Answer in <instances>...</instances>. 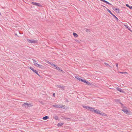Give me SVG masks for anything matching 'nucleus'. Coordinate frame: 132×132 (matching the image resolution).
<instances>
[{
	"mask_svg": "<svg viewBox=\"0 0 132 132\" xmlns=\"http://www.w3.org/2000/svg\"><path fill=\"white\" fill-rule=\"evenodd\" d=\"M124 26L126 28L128 29V27L127 25L124 24Z\"/></svg>",
	"mask_w": 132,
	"mask_h": 132,
	"instance_id": "28",
	"label": "nucleus"
},
{
	"mask_svg": "<svg viewBox=\"0 0 132 132\" xmlns=\"http://www.w3.org/2000/svg\"><path fill=\"white\" fill-rule=\"evenodd\" d=\"M100 111L99 110H97V109H95L94 112L98 114H102L101 113H100Z\"/></svg>",
	"mask_w": 132,
	"mask_h": 132,
	"instance_id": "9",
	"label": "nucleus"
},
{
	"mask_svg": "<svg viewBox=\"0 0 132 132\" xmlns=\"http://www.w3.org/2000/svg\"><path fill=\"white\" fill-rule=\"evenodd\" d=\"M95 110V109L94 108L91 107H90L89 109V110H90L91 111H92L93 112H94Z\"/></svg>",
	"mask_w": 132,
	"mask_h": 132,
	"instance_id": "11",
	"label": "nucleus"
},
{
	"mask_svg": "<svg viewBox=\"0 0 132 132\" xmlns=\"http://www.w3.org/2000/svg\"><path fill=\"white\" fill-rule=\"evenodd\" d=\"M32 3L33 4V5H36L38 6H40V5L39 3H37L36 2L34 3L33 2H32Z\"/></svg>",
	"mask_w": 132,
	"mask_h": 132,
	"instance_id": "12",
	"label": "nucleus"
},
{
	"mask_svg": "<svg viewBox=\"0 0 132 132\" xmlns=\"http://www.w3.org/2000/svg\"><path fill=\"white\" fill-rule=\"evenodd\" d=\"M86 80H84L83 79V80H82V82H84L85 83H86Z\"/></svg>",
	"mask_w": 132,
	"mask_h": 132,
	"instance_id": "29",
	"label": "nucleus"
},
{
	"mask_svg": "<svg viewBox=\"0 0 132 132\" xmlns=\"http://www.w3.org/2000/svg\"><path fill=\"white\" fill-rule=\"evenodd\" d=\"M83 107L84 108L86 109H87L88 110H89V108L90 107V106H86L85 105H83Z\"/></svg>",
	"mask_w": 132,
	"mask_h": 132,
	"instance_id": "14",
	"label": "nucleus"
},
{
	"mask_svg": "<svg viewBox=\"0 0 132 132\" xmlns=\"http://www.w3.org/2000/svg\"><path fill=\"white\" fill-rule=\"evenodd\" d=\"M56 87L57 88H60L62 90H64V87L63 86H61L59 85H57Z\"/></svg>",
	"mask_w": 132,
	"mask_h": 132,
	"instance_id": "8",
	"label": "nucleus"
},
{
	"mask_svg": "<svg viewBox=\"0 0 132 132\" xmlns=\"http://www.w3.org/2000/svg\"><path fill=\"white\" fill-rule=\"evenodd\" d=\"M86 83L87 84V85H91L92 84L91 83H90V82H88L87 81H86Z\"/></svg>",
	"mask_w": 132,
	"mask_h": 132,
	"instance_id": "22",
	"label": "nucleus"
},
{
	"mask_svg": "<svg viewBox=\"0 0 132 132\" xmlns=\"http://www.w3.org/2000/svg\"><path fill=\"white\" fill-rule=\"evenodd\" d=\"M55 69L59 71H60L61 72L63 71V70H62L59 67H57V66L55 68Z\"/></svg>",
	"mask_w": 132,
	"mask_h": 132,
	"instance_id": "15",
	"label": "nucleus"
},
{
	"mask_svg": "<svg viewBox=\"0 0 132 132\" xmlns=\"http://www.w3.org/2000/svg\"><path fill=\"white\" fill-rule=\"evenodd\" d=\"M88 30L87 29V30H86V31L87 32V31H88Z\"/></svg>",
	"mask_w": 132,
	"mask_h": 132,
	"instance_id": "44",
	"label": "nucleus"
},
{
	"mask_svg": "<svg viewBox=\"0 0 132 132\" xmlns=\"http://www.w3.org/2000/svg\"><path fill=\"white\" fill-rule=\"evenodd\" d=\"M49 119V117L48 116H45L44 117L43 119V120H47Z\"/></svg>",
	"mask_w": 132,
	"mask_h": 132,
	"instance_id": "16",
	"label": "nucleus"
},
{
	"mask_svg": "<svg viewBox=\"0 0 132 132\" xmlns=\"http://www.w3.org/2000/svg\"><path fill=\"white\" fill-rule=\"evenodd\" d=\"M80 81H81L82 82V80H83V79H81L80 78H79V79L78 80Z\"/></svg>",
	"mask_w": 132,
	"mask_h": 132,
	"instance_id": "31",
	"label": "nucleus"
},
{
	"mask_svg": "<svg viewBox=\"0 0 132 132\" xmlns=\"http://www.w3.org/2000/svg\"><path fill=\"white\" fill-rule=\"evenodd\" d=\"M130 31L132 32V31L130 30V29L128 28V29Z\"/></svg>",
	"mask_w": 132,
	"mask_h": 132,
	"instance_id": "40",
	"label": "nucleus"
},
{
	"mask_svg": "<svg viewBox=\"0 0 132 132\" xmlns=\"http://www.w3.org/2000/svg\"><path fill=\"white\" fill-rule=\"evenodd\" d=\"M60 105H58V104H56V105H52V106L54 108H60V107H61L60 106Z\"/></svg>",
	"mask_w": 132,
	"mask_h": 132,
	"instance_id": "10",
	"label": "nucleus"
},
{
	"mask_svg": "<svg viewBox=\"0 0 132 132\" xmlns=\"http://www.w3.org/2000/svg\"><path fill=\"white\" fill-rule=\"evenodd\" d=\"M30 69H31L32 71H33L36 74L38 75L39 76H40L39 75V74L38 73V71H37L36 70H34V68H32L31 67H30Z\"/></svg>",
	"mask_w": 132,
	"mask_h": 132,
	"instance_id": "4",
	"label": "nucleus"
},
{
	"mask_svg": "<svg viewBox=\"0 0 132 132\" xmlns=\"http://www.w3.org/2000/svg\"><path fill=\"white\" fill-rule=\"evenodd\" d=\"M104 64L105 65H106L107 66H108L109 65L107 63H106L105 62L104 63Z\"/></svg>",
	"mask_w": 132,
	"mask_h": 132,
	"instance_id": "27",
	"label": "nucleus"
},
{
	"mask_svg": "<svg viewBox=\"0 0 132 132\" xmlns=\"http://www.w3.org/2000/svg\"><path fill=\"white\" fill-rule=\"evenodd\" d=\"M64 119L66 120L69 121V120H70L71 119L69 118H64Z\"/></svg>",
	"mask_w": 132,
	"mask_h": 132,
	"instance_id": "23",
	"label": "nucleus"
},
{
	"mask_svg": "<svg viewBox=\"0 0 132 132\" xmlns=\"http://www.w3.org/2000/svg\"><path fill=\"white\" fill-rule=\"evenodd\" d=\"M101 114H100L101 115H102V116H106V114H105V113H101Z\"/></svg>",
	"mask_w": 132,
	"mask_h": 132,
	"instance_id": "25",
	"label": "nucleus"
},
{
	"mask_svg": "<svg viewBox=\"0 0 132 132\" xmlns=\"http://www.w3.org/2000/svg\"><path fill=\"white\" fill-rule=\"evenodd\" d=\"M27 40L29 43L34 44H36L38 42L37 40L33 39H28Z\"/></svg>",
	"mask_w": 132,
	"mask_h": 132,
	"instance_id": "1",
	"label": "nucleus"
},
{
	"mask_svg": "<svg viewBox=\"0 0 132 132\" xmlns=\"http://www.w3.org/2000/svg\"><path fill=\"white\" fill-rule=\"evenodd\" d=\"M28 105H29L28 106V107H30L31 106V104H30V103H29V104H28Z\"/></svg>",
	"mask_w": 132,
	"mask_h": 132,
	"instance_id": "35",
	"label": "nucleus"
},
{
	"mask_svg": "<svg viewBox=\"0 0 132 132\" xmlns=\"http://www.w3.org/2000/svg\"><path fill=\"white\" fill-rule=\"evenodd\" d=\"M127 72H124V73H127Z\"/></svg>",
	"mask_w": 132,
	"mask_h": 132,
	"instance_id": "43",
	"label": "nucleus"
},
{
	"mask_svg": "<svg viewBox=\"0 0 132 132\" xmlns=\"http://www.w3.org/2000/svg\"><path fill=\"white\" fill-rule=\"evenodd\" d=\"M28 103H25L22 105V106L26 108H27L28 107Z\"/></svg>",
	"mask_w": 132,
	"mask_h": 132,
	"instance_id": "5",
	"label": "nucleus"
},
{
	"mask_svg": "<svg viewBox=\"0 0 132 132\" xmlns=\"http://www.w3.org/2000/svg\"><path fill=\"white\" fill-rule=\"evenodd\" d=\"M129 8L130 9H132V6H130L129 7Z\"/></svg>",
	"mask_w": 132,
	"mask_h": 132,
	"instance_id": "38",
	"label": "nucleus"
},
{
	"mask_svg": "<svg viewBox=\"0 0 132 132\" xmlns=\"http://www.w3.org/2000/svg\"><path fill=\"white\" fill-rule=\"evenodd\" d=\"M125 106L123 107V109L122 110L126 114H129L130 113L129 111L127 110Z\"/></svg>",
	"mask_w": 132,
	"mask_h": 132,
	"instance_id": "2",
	"label": "nucleus"
},
{
	"mask_svg": "<svg viewBox=\"0 0 132 132\" xmlns=\"http://www.w3.org/2000/svg\"><path fill=\"white\" fill-rule=\"evenodd\" d=\"M108 11L111 14H113L112 13L111 11H110V10L109 9H107Z\"/></svg>",
	"mask_w": 132,
	"mask_h": 132,
	"instance_id": "26",
	"label": "nucleus"
},
{
	"mask_svg": "<svg viewBox=\"0 0 132 132\" xmlns=\"http://www.w3.org/2000/svg\"><path fill=\"white\" fill-rule=\"evenodd\" d=\"M113 16L115 17V18H116V20L117 21H118V18H117V17H116L115 15H113Z\"/></svg>",
	"mask_w": 132,
	"mask_h": 132,
	"instance_id": "32",
	"label": "nucleus"
},
{
	"mask_svg": "<svg viewBox=\"0 0 132 132\" xmlns=\"http://www.w3.org/2000/svg\"><path fill=\"white\" fill-rule=\"evenodd\" d=\"M47 63H48V64H49L50 65H51V66H52V67H54L55 68H56V67L57 66L55 64H53L51 62H50L49 61H47Z\"/></svg>",
	"mask_w": 132,
	"mask_h": 132,
	"instance_id": "6",
	"label": "nucleus"
},
{
	"mask_svg": "<svg viewBox=\"0 0 132 132\" xmlns=\"http://www.w3.org/2000/svg\"><path fill=\"white\" fill-rule=\"evenodd\" d=\"M33 62L34 63H36L35 62H36V61L35 60H34L33 59Z\"/></svg>",
	"mask_w": 132,
	"mask_h": 132,
	"instance_id": "36",
	"label": "nucleus"
},
{
	"mask_svg": "<svg viewBox=\"0 0 132 132\" xmlns=\"http://www.w3.org/2000/svg\"><path fill=\"white\" fill-rule=\"evenodd\" d=\"M120 103L121 104V105L123 107H124V105H123L120 102Z\"/></svg>",
	"mask_w": 132,
	"mask_h": 132,
	"instance_id": "33",
	"label": "nucleus"
},
{
	"mask_svg": "<svg viewBox=\"0 0 132 132\" xmlns=\"http://www.w3.org/2000/svg\"><path fill=\"white\" fill-rule=\"evenodd\" d=\"M101 1H103V2H104L105 3H106L108 4H109V5H111V4L110 3H109V2H108L107 1L105 0H100Z\"/></svg>",
	"mask_w": 132,
	"mask_h": 132,
	"instance_id": "17",
	"label": "nucleus"
},
{
	"mask_svg": "<svg viewBox=\"0 0 132 132\" xmlns=\"http://www.w3.org/2000/svg\"><path fill=\"white\" fill-rule=\"evenodd\" d=\"M113 9L114 11H116L117 13L119 12V9H117L116 8V7L113 8Z\"/></svg>",
	"mask_w": 132,
	"mask_h": 132,
	"instance_id": "13",
	"label": "nucleus"
},
{
	"mask_svg": "<svg viewBox=\"0 0 132 132\" xmlns=\"http://www.w3.org/2000/svg\"><path fill=\"white\" fill-rule=\"evenodd\" d=\"M112 15L113 16V15H113V14H112Z\"/></svg>",
	"mask_w": 132,
	"mask_h": 132,
	"instance_id": "45",
	"label": "nucleus"
},
{
	"mask_svg": "<svg viewBox=\"0 0 132 132\" xmlns=\"http://www.w3.org/2000/svg\"><path fill=\"white\" fill-rule=\"evenodd\" d=\"M75 40L77 43H79V40Z\"/></svg>",
	"mask_w": 132,
	"mask_h": 132,
	"instance_id": "34",
	"label": "nucleus"
},
{
	"mask_svg": "<svg viewBox=\"0 0 132 132\" xmlns=\"http://www.w3.org/2000/svg\"><path fill=\"white\" fill-rule=\"evenodd\" d=\"M53 118L56 120H58V117L57 116H54Z\"/></svg>",
	"mask_w": 132,
	"mask_h": 132,
	"instance_id": "19",
	"label": "nucleus"
},
{
	"mask_svg": "<svg viewBox=\"0 0 132 132\" xmlns=\"http://www.w3.org/2000/svg\"><path fill=\"white\" fill-rule=\"evenodd\" d=\"M55 93H53V96L54 97H55Z\"/></svg>",
	"mask_w": 132,
	"mask_h": 132,
	"instance_id": "37",
	"label": "nucleus"
},
{
	"mask_svg": "<svg viewBox=\"0 0 132 132\" xmlns=\"http://www.w3.org/2000/svg\"><path fill=\"white\" fill-rule=\"evenodd\" d=\"M120 73L121 74H123L124 73V72H120Z\"/></svg>",
	"mask_w": 132,
	"mask_h": 132,
	"instance_id": "41",
	"label": "nucleus"
},
{
	"mask_svg": "<svg viewBox=\"0 0 132 132\" xmlns=\"http://www.w3.org/2000/svg\"><path fill=\"white\" fill-rule=\"evenodd\" d=\"M60 106L61 107H60V108H62L63 109H65V106L64 105H60Z\"/></svg>",
	"mask_w": 132,
	"mask_h": 132,
	"instance_id": "21",
	"label": "nucleus"
},
{
	"mask_svg": "<svg viewBox=\"0 0 132 132\" xmlns=\"http://www.w3.org/2000/svg\"><path fill=\"white\" fill-rule=\"evenodd\" d=\"M63 123H59L58 124L57 126L59 127H61L63 125Z\"/></svg>",
	"mask_w": 132,
	"mask_h": 132,
	"instance_id": "18",
	"label": "nucleus"
},
{
	"mask_svg": "<svg viewBox=\"0 0 132 132\" xmlns=\"http://www.w3.org/2000/svg\"><path fill=\"white\" fill-rule=\"evenodd\" d=\"M108 67H110L111 68H112V67H111L110 65H109L108 66Z\"/></svg>",
	"mask_w": 132,
	"mask_h": 132,
	"instance_id": "42",
	"label": "nucleus"
},
{
	"mask_svg": "<svg viewBox=\"0 0 132 132\" xmlns=\"http://www.w3.org/2000/svg\"><path fill=\"white\" fill-rule=\"evenodd\" d=\"M112 15L113 16V15H113V14H112Z\"/></svg>",
	"mask_w": 132,
	"mask_h": 132,
	"instance_id": "46",
	"label": "nucleus"
},
{
	"mask_svg": "<svg viewBox=\"0 0 132 132\" xmlns=\"http://www.w3.org/2000/svg\"><path fill=\"white\" fill-rule=\"evenodd\" d=\"M116 66L117 67V69H118V64L117 63H116Z\"/></svg>",
	"mask_w": 132,
	"mask_h": 132,
	"instance_id": "30",
	"label": "nucleus"
},
{
	"mask_svg": "<svg viewBox=\"0 0 132 132\" xmlns=\"http://www.w3.org/2000/svg\"><path fill=\"white\" fill-rule=\"evenodd\" d=\"M117 90L119 91L120 92L123 93L124 92L123 90L121 88L118 87H117L116 88Z\"/></svg>",
	"mask_w": 132,
	"mask_h": 132,
	"instance_id": "7",
	"label": "nucleus"
},
{
	"mask_svg": "<svg viewBox=\"0 0 132 132\" xmlns=\"http://www.w3.org/2000/svg\"><path fill=\"white\" fill-rule=\"evenodd\" d=\"M75 78H76V79H77L78 80V79L80 78L78 76H75Z\"/></svg>",
	"mask_w": 132,
	"mask_h": 132,
	"instance_id": "24",
	"label": "nucleus"
},
{
	"mask_svg": "<svg viewBox=\"0 0 132 132\" xmlns=\"http://www.w3.org/2000/svg\"><path fill=\"white\" fill-rule=\"evenodd\" d=\"M34 65L37 67H39V68H43L44 67V66H43L42 65H40L37 63H35L34 64Z\"/></svg>",
	"mask_w": 132,
	"mask_h": 132,
	"instance_id": "3",
	"label": "nucleus"
},
{
	"mask_svg": "<svg viewBox=\"0 0 132 132\" xmlns=\"http://www.w3.org/2000/svg\"><path fill=\"white\" fill-rule=\"evenodd\" d=\"M126 6H127V7H129V5L128 4H126Z\"/></svg>",
	"mask_w": 132,
	"mask_h": 132,
	"instance_id": "39",
	"label": "nucleus"
},
{
	"mask_svg": "<svg viewBox=\"0 0 132 132\" xmlns=\"http://www.w3.org/2000/svg\"><path fill=\"white\" fill-rule=\"evenodd\" d=\"M73 35L75 37H77L78 36V35L76 33H75V32H73Z\"/></svg>",
	"mask_w": 132,
	"mask_h": 132,
	"instance_id": "20",
	"label": "nucleus"
}]
</instances>
